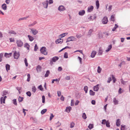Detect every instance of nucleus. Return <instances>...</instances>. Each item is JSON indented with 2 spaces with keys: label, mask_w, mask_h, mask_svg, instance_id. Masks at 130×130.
I'll return each mask as SVG.
<instances>
[{
  "label": "nucleus",
  "mask_w": 130,
  "mask_h": 130,
  "mask_svg": "<svg viewBox=\"0 0 130 130\" xmlns=\"http://www.w3.org/2000/svg\"><path fill=\"white\" fill-rule=\"evenodd\" d=\"M16 43L18 47H22L23 44V42L20 39L16 40Z\"/></svg>",
  "instance_id": "f257e3e1"
},
{
  "label": "nucleus",
  "mask_w": 130,
  "mask_h": 130,
  "mask_svg": "<svg viewBox=\"0 0 130 130\" xmlns=\"http://www.w3.org/2000/svg\"><path fill=\"white\" fill-rule=\"evenodd\" d=\"M41 53L45 55H46L47 54V52L46 50V48L45 47H42L40 49Z\"/></svg>",
  "instance_id": "f03ea898"
},
{
  "label": "nucleus",
  "mask_w": 130,
  "mask_h": 130,
  "mask_svg": "<svg viewBox=\"0 0 130 130\" xmlns=\"http://www.w3.org/2000/svg\"><path fill=\"white\" fill-rule=\"evenodd\" d=\"M76 40V38L74 36H71L68 37L67 39L66 43L72 41H74Z\"/></svg>",
  "instance_id": "7ed1b4c3"
},
{
  "label": "nucleus",
  "mask_w": 130,
  "mask_h": 130,
  "mask_svg": "<svg viewBox=\"0 0 130 130\" xmlns=\"http://www.w3.org/2000/svg\"><path fill=\"white\" fill-rule=\"evenodd\" d=\"M49 1L48 0H46L42 3V4L44 8H47L48 7Z\"/></svg>",
  "instance_id": "20e7f679"
},
{
  "label": "nucleus",
  "mask_w": 130,
  "mask_h": 130,
  "mask_svg": "<svg viewBox=\"0 0 130 130\" xmlns=\"http://www.w3.org/2000/svg\"><path fill=\"white\" fill-rule=\"evenodd\" d=\"M65 9V7L62 5L60 6L58 8V10L60 12L64 11Z\"/></svg>",
  "instance_id": "39448f33"
},
{
  "label": "nucleus",
  "mask_w": 130,
  "mask_h": 130,
  "mask_svg": "<svg viewBox=\"0 0 130 130\" xmlns=\"http://www.w3.org/2000/svg\"><path fill=\"white\" fill-rule=\"evenodd\" d=\"M108 21V18L106 16L104 17L102 20V23L104 24H106Z\"/></svg>",
  "instance_id": "423d86ee"
},
{
  "label": "nucleus",
  "mask_w": 130,
  "mask_h": 130,
  "mask_svg": "<svg viewBox=\"0 0 130 130\" xmlns=\"http://www.w3.org/2000/svg\"><path fill=\"white\" fill-rule=\"evenodd\" d=\"M19 56V54L17 53L16 51H15L14 53V58L17 59H18Z\"/></svg>",
  "instance_id": "0eeeda50"
},
{
  "label": "nucleus",
  "mask_w": 130,
  "mask_h": 130,
  "mask_svg": "<svg viewBox=\"0 0 130 130\" xmlns=\"http://www.w3.org/2000/svg\"><path fill=\"white\" fill-rule=\"evenodd\" d=\"M63 42V40L62 39H60L57 40L55 41L56 44H58L59 43H62Z\"/></svg>",
  "instance_id": "6e6552de"
},
{
  "label": "nucleus",
  "mask_w": 130,
  "mask_h": 130,
  "mask_svg": "<svg viewBox=\"0 0 130 130\" xmlns=\"http://www.w3.org/2000/svg\"><path fill=\"white\" fill-rule=\"evenodd\" d=\"M31 31L33 34L34 35H36L38 32V31L36 29H31Z\"/></svg>",
  "instance_id": "1a4fd4ad"
},
{
  "label": "nucleus",
  "mask_w": 130,
  "mask_h": 130,
  "mask_svg": "<svg viewBox=\"0 0 130 130\" xmlns=\"http://www.w3.org/2000/svg\"><path fill=\"white\" fill-rule=\"evenodd\" d=\"M93 7L92 6H91L90 7H89L88 8L87 12H91L93 11Z\"/></svg>",
  "instance_id": "9d476101"
},
{
  "label": "nucleus",
  "mask_w": 130,
  "mask_h": 130,
  "mask_svg": "<svg viewBox=\"0 0 130 130\" xmlns=\"http://www.w3.org/2000/svg\"><path fill=\"white\" fill-rule=\"evenodd\" d=\"M99 85V84H97L96 85L94 86L93 89L94 91H97L99 90V88L98 86Z\"/></svg>",
  "instance_id": "9b49d317"
},
{
  "label": "nucleus",
  "mask_w": 130,
  "mask_h": 130,
  "mask_svg": "<svg viewBox=\"0 0 130 130\" xmlns=\"http://www.w3.org/2000/svg\"><path fill=\"white\" fill-rule=\"evenodd\" d=\"M85 13V11L84 10H82L80 11L78 13V14L81 16L84 15Z\"/></svg>",
  "instance_id": "f8f14e48"
},
{
  "label": "nucleus",
  "mask_w": 130,
  "mask_h": 130,
  "mask_svg": "<svg viewBox=\"0 0 130 130\" xmlns=\"http://www.w3.org/2000/svg\"><path fill=\"white\" fill-rule=\"evenodd\" d=\"M59 58L57 56H54L53 57L52 60L53 62H55L59 59Z\"/></svg>",
  "instance_id": "ddd939ff"
},
{
  "label": "nucleus",
  "mask_w": 130,
  "mask_h": 130,
  "mask_svg": "<svg viewBox=\"0 0 130 130\" xmlns=\"http://www.w3.org/2000/svg\"><path fill=\"white\" fill-rule=\"evenodd\" d=\"M24 47L26 48L28 50L29 49L30 46L27 43H25L24 44Z\"/></svg>",
  "instance_id": "4468645a"
},
{
  "label": "nucleus",
  "mask_w": 130,
  "mask_h": 130,
  "mask_svg": "<svg viewBox=\"0 0 130 130\" xmlns=\"http://www.w3.org/2000/svg\"><path fill=\"white\" fill-rule=\"evenodd\" d=\"M2 8L4 10H6L7 9V5L5 4H4L2 5Z\"/></svg>",
  "instance_id": "2eb2a0df"
},
{
  "label": "nucleus",
  "mask_w": 130,
  "mask_h": 130,
  "mask_svg": "<svg viewBox=\"0 0 130 130\" xmlns=\"http://www.w3.org/2000/svg\"><path fill=\"white\" fill-rule=\"evenodd\" d=\"M12 55V53H10L9 54L7 53H5V56L7 58H9Z\"/></svg>",
  "instance_id": "dca6fc26"
},
{
  "label": "nucleus",
  "mask_w": 130,
  "mask_h": 130,
  "mask_svg": "<svg viewBox=\"0 0 130 130\" xmlns=\"http://www.w3.org/2000/svg\"><path fill=\"white\" fill-rule=\"evenodd\" d=\"M96 54V52L95 51H93L91 55V56L92 58H94V57L95 55Z\"/></svg>",
  "instance_id": "f3484780"
},
{
  "label": "nucleus",
  "mask_w": 130,
  "mask_h": 130,
  "mask_svg": "<svg viewBox=\"0 0 130 130\" xmlns=\"http://www.w3.org/2000/svg\"><path fill=\"white\" fill-rule=\"evenodd\" d=\"M113 102L115 105H117L118 103V101L115 98H113Z\"/></svg>",
  "instance_id": "a211bd4d"
},
{
  "label": "nucleus",
  "mask_w": 130,
  "mask_h": 130,
  "mask_svg": "<svg viewBox=\"0 0 130 130\" xmlns=\"http://www.w3.org/2000/svg\"><path fill=\"white\" fill-rule=\"evenodd\" d=\"M92 16L91 15L89 16L88 15V17L87 18L86 20V22H88L89 21H91L92 19Z\"/></svg>",
  "instance_id": "6ab92c4d"
},
{
  "label": "nucleus",
  "mask_w": 130,
  "mask_h": 130,
  "mask_svg": "<svg viewBox=\"0 0 130 130\" xmlns=\"http://www.w3.org/2000/svg\"><path fill=\"white\" fill-rule=\"evenodd\" d=\"M120 125V119H118L117 120L116 125L118 126H119Z\"/></svg>",
  "instance_id": "aec40b11"
},
{
  "label": "nucleus",
  "mask_w": 130,
  "mask_h": 130,
  "mask_svg": "<svg viewBox=\"0 0 130 130\" xmlns=\"http://www.w3.org/2000/svg\"><path fill=\"white\" fill-rule=\"evenodd\" d=\"M28 37L29 39V41H32L34 39L33 37L30 35H28Z\"/></svg>",
  "instance_id": "412c9836"
},
{
  "label": "nucleus",
  "mask_w": 130,
  "mask_h": 130,
  "mask_svg": "<svg viewBox=\"0 0 130 130\" xmlns=\"http://www.w3.org/2000/svg\"><path fill=\"white\" fill-rule=\"evenodd\" d=\"M10 66L8 64H6V68L7 71H8L10 70Z\"/></svg>",
  "instance_id": "4be33fe9"
},
{
  "label": "nucleus",
  "mask_w": 130,
  "mask_h": 130,
  "mask_svg": "<svg viewBox=\"0 0 130 130\" xmlns=\"http://www.w3.org/2000/svg\"><path fill=\"white\" fill-rule=\"evenodd\" d=\"M112 48V45H110L108 46L106 50V52H108L109 51L110 49Z\"/></svg>",
  "instance_id": "5701e85b"
},
{
  "label": "nucleus",
  "mask_w": 130,
  "mask_h": 130,
  "mask_svg": "<svg viewBox=\"0 0 130 130\" xmlns=\"http://www.w3.org/2000/svg\"><path fill=\"white\" fill-rule=\"evenodd\" d=\"M71 109V108L70 107H68L66 108V111L68 112H69Z\"/></svg>",
  "instance_id": "b1692460"
},
{
  "label": "nucleus",
  "mask_w": 130,
  "mask_h": 130,
  "mask_svg": "<svg viewBox=\"0 0 130 130\" xmlns=\"http://www.w3.org/2000/svg\"><path fill=\"white\" fill-rule=\"evenodd\" d=\"M41 67L39 66L38 65L37 66L36 70L38 72H40L41 71Z\"/></svg>",
  "instance_id": "393cba45"
},
{
  "label": "nucleus",
  "mask_w": 130,
  "mask_h": 130,
  "mask_svg": "<svg viewBox=\"0 0 130 130\" xmlns=\"http://www.w3.org/2000/svg\"><path fill=\"white\" fill-rule=\"evenodd\" d=\"M8 33L10 34H13L14 35H16L17 33L15 32V31L13 30H10L8 32Z\"/></svg>",
  "instance_id": "a878e982"
},
{
  "label": "nucleus",
  "mask_w": 130,
  "mask_h": 130,
  "mask_svg": "<svg viewBox=\"0 0 130 130\" xmlns=\"http://www.w3.org/2000/svg\"><path fill=\"white\" fill-rule=\"evenodd\" d=\"M96 6L97 9H98L99 7V3L98 0H97L96 2Z\"/></svg>",
  "instance_id": "bb28decb"
},
{
  "label": "nucleus",
  "mask_w": 130,
  "mask_h": 130,
  "mask_svg": "<svg viewBox=\"0 0 130 130\" xmlns=\"http://www.w3.org/2000/svg\"><path fill=\"white\" fill-rule=\"evenodd\" d=\"M93 124H90L89 126H88V127L90 129H91L93 128Z\"/></svg>",
  "instance_id": "cd10ccee"
},
{
  "label": "nucleus",
  "mask_w": 130,
  "mask_h": 130,
  "mask_svg": "<svg viewBox=\"0 0 130 130\" xmlns=\"http://www.w3.org/2000/svg\"><path fill=\"white\" fill-rule=\"evenodd\" d=\"M103 51L101 48H100L99 50L98 54L99 55H101L102 54Z\"/></svg>",
  "instance_id": "c85d7f7f"
},
{
  "label": "nucleus",
  "mask_w": 130,
  "mask_h": 130,
  "mask_svg": "<svg viewBox=\"0 0 130 130\" xmlns=\"http://www.w3.org/2000/svg\"><path fill=\"white\" fill-rule=\"evenodd\" d=\"M23 97H22L20 96L18 97V101L19 102H22L23 100Z\"/></svg>",
  "instance_id": "c756f323"
},
{
  "label": "nucleus",
  "mask_w": 130,
  "mask_h": 130,
  "mask_svg": "<svg viewBox=\"0 0 130 130\" xmlns=\"http://www.w3.org/2000/svg\"><path fill=\"white\" fill-rule=\"evenodd\" d=\"M95 92L91 90H90L89 91L90 94L91 95H95Z\"/></svg>",
  "instance_id": "7c9ffc66"
},
{
  "label": "nucleus",
  "mask_w": 130,
  "mask_h": 130,
  "mask_svg": "<svg viewBox=\"0 0 130 130\" xmlns=\"http://www.w3.org/2000/svg\"><path fill=\"white\" fill-rule=\"evenodd\" d=\"M50 73V71L49 70H47L46 72V73L44 75V76L45 77H47L48 76Z\"/></svg>",
  "instance_id": "2f4dec72"
},
{
  "label": "nucleus",
  "mask_w": 130,
  "mask_h": 130,
  "mask_svg": "<svg viewBox=\"0 0 130 130\" xmlns=\"http://www.w3.org/2000/svg\"><path fill=\"white\" fill-rule=\"evenodd\" d=\"M29 17V16H27L24 18H20L19 19V21L22 20H26L27 19V18Z\"/></svg>",
  "instance_id": "473e14b6"
},
{
  "label": "nucleus",
  "mask_w": 130,
  "mask_h": 130,
  "mask_svg": "<svg viewBox=\"0 0 130 130\" xmlns=\"http://www.w3.org/2000/svg\"><path fill=\"white\" fill-rule=\"evenodd\" d=\"M47 111V109H43L41 111V113L42 115H43Z\"/></svg>",
  "instance_id": "72a5a7b5"
},
{
  "label": "nucleus",
  "mask_w": 130,
  "mask_h": 130,
  "mask_svg": "<svg viewBox=\"0 0 130 130\" xmlns=\"http://www.w3.org/2000/svg\"><path fill=\"white\" fill-rule=\"evenodd\" d=\"M16 89L18 90L19 91V94H20L21 92L20 90H21L22 89V87H17L16 88Z\"/></svg>",
  "instance_id": "f704fd0d"
},
{
  "label": "nucleus",
  "mask_w": 130,
  "mask_h": 130,
  "mask_svg": "<svg viewBox=\"0 0 130 130\" xmlns=\"http://www.w3.org/2000/svg\"><path fill=\"white\" fill-rule=\"evenodd\" d=\"M118 27V25L117 24H115V26L112 29V30L113 31H115L116 29Z\"/></svg>",
  "instance_id": "c9c22d12"
},
{
  "label": "nucleus",
  "mask_w": 130,
  "mask_h": 130,
  "mask_svg": "<svg viewBox=\"0 0 130 130\" xmlns=\"http://www.w3.org/2000/svg\"><path fill=\"white\" fill-rule=\"evenodd\" d=\"M38 88L40 90L42 91H43V88L42 87L41 85L39 86L38 87Z\"/></svg>",
  "instance_id": "e433bc0d"
},
{
  "label": "nucleus",
  "mask_w": 130,
  "mask_h": 130,
  "mask_svg": "<svg viewBox=\"0 0 130 130\" xmlns=\"http://www.w3.org/2000/svg\"><path fill=\"white\" fill-rule=\"evenodd\" d=\"M84 90L85 91L86 93H87L88 90V87L87 86H85L84 87Z\"/></svg>",
  "instance_id": "4c0bfd02"
},
{
  "label": "nucleus",
  "mask_w": 130,
  "mask_h": 130,
  "mask_svg": "<svg viewBox=\"0 0 130 130\" xmlns=\"http://www.w3.org/2000/svg\"><path fill=\"white\" fill-rule=\"evenodd\" d=\"M6 98L7 96H5L4 97H2L1 98L0 100L1 104H2L3 103V99H6Z\"/></svg>",
  "instance_id": "58836bf2"
},
{
  "label": "nucleus",
  "mask_w": 130,
  "mask_h": 130,
  "mask_svg": "<svg viewBox=\"0 0 130 130\" xmlns=\"http://www.w3.org/2000/svg\"><path fill=\"white\" fill-rule=\"evenodd\" d=\"M92 31L93 29H91L89 31L88 35L89 36H91Z\"/></svg>",
  "instance_id": "ea45409f"
},
{
  "label": "nucleus",
  "mask_w": 130,
  "mask_h": 130,
  "mask_svg": "<svg viewBox=\"0 0 130 130\" xmlns=\"http://www.w3.org/2000/svg\"><path fill=\"white\" fill-rule=\"evenodd\" d=\"M27 76L28 77L27 80L28 82H29L30 80V74H28L27 75Z\"/></svg>",
  "instance_id": "a19ab883"
},
{
  "label": "nucleus",
  "mask_w": 130,
  "mask_h": 130,
  "mask_svg": "<svg viewBox=\"0 0 130 130\" xmlns=\"http://www.w3.org/2000/svg\"><path fill=\"white\" fill-rule=\"evenodd\" d=\"M68 34V33H63L60 35V36H61V37L62 38L64 37L66 35H67Z\"/></svg>",
  "instance_id": "79ce46f5"
},
{
  "label": "nucleus",
  "mask_w": 130,
  "mask_h": 130,
  "mask_svg": "<svg viewBox=\"0 0 130 130\" xmlns=\"http://www.w3.org/2000/svg\"><path fill=\"white\" fill-rule=\"evenodd\" d=\"M102 121V124H105L107 122V121L105 119H103Z\"/></svg>",
  "instance_id": "37998d69"
},
{
  "label": "nucleus",
  "mask_w": 130,
  "mask_h": 130,
  "mask_svg": "<svg viewBox=\"0 0 130 130\" xmlns=\"http://www.w3.org/2000/svg\"><path fill=\"white\" fill-rule=\"evenodd\" d=\"M102 69L101 68H100L99 66L98 67V70H97V72L98 73H100L101 72V71Z\"/></svg>",
  "instance_id": "c03bdc74"
},
{
  "label": "nucleus",
  "mask_w": 130,
  "mask_h": 130,
  "mask_svg": "<svg viewBox=\"0 0 130 130\" xmlns=\"http://www.w3.org/2000/svg\"><path fill=\"white\" fill-rule=\"evenodd\" d=\"M75 124L73 122H71L70 124V127L72 128L74 126Z\"/></svg>",
  "instance_id": "a18cd8bd"
},
{
  "label": "nucleus",
  "mask_w": 130,
  "mask_h": 130,
  "mask_svg": "<svg viewBox=\"0 0 130 130\" xmlns=\"http://www.w3.org/2000/svg\"><path fill=\"white\" fill-rule=\"evenodd\" d=\"M82 117L84 119H86L87 118L86 114L85 113H83V114Z\"/></svg>",
  "instance_id": "49530a36"
},
{
  "label": "nucleus",
  "mask_w": 130,
  "mask_h": 130,
  "mask_svg": "<svg viewBox=\"0 0 130 130\" xmlns=\"http://www.w3.org/2000/svg\"><path fill=\"white\" fill-rule=\"evenodd\" d=\"M37 23L36 22V21H35L33 23L30 24L28 26L29 27H31L32 26H33L34 25H35Z\"/></svg>",
  "instance_id": "de8ad7c7"
},
{
  "label": "nucleus",
  "mask_w": 130,
  "mask_h": 130,
  "mask_svg": "<svg viewBox=\"0 0 130 130\" xmlns=\"http://www.w3.org/2000/svg\"><path fill=\"white\" fill-rule=\"evenodd\" d=\"M36 89L35 86H34L32 88V91L35 93L36 91Z\"/></svg>",
  "instance_id": "09e8293b"
},
{
  "label": "nucleus",
  "mask_w": 130,
  "mask_h": 130,
  "mask_svg": "<svg viewBox=\"0 0 130 130\" xmlns=\"http://www.w3.org/2000/svg\"><path fill=\"white\" fill-rule=\"evenodd\" d=\"M7 92L6 90H4L3 92V93L2 94V95L4 96L5 95H6L7 94Z\"/></svg>",
  "instance_id": "8fccbe9b"
},
{
  "label": "nucleus",
  "mask_w": 130,
  "mask_h": 130,
  "mask_svg": "<svg viewBox=\"0 0 130 130\" xmlns=\"http://www.w3.org/2000/svg\"><path fill=\"white\" fill-rule=\"evenodd\" d=\"M54 116L53 115L52 113H51V115L50 117V120L51 121L53 118L54 117Z\"/></svg>",
  "instance_id": "3c124183"
},
{
  "label": "nucleus",
  "mask_w": 130,
  "mask_h": 130,
  "mask_svg": "<svg viewBox=\"0 0 130 130\" xmlns=\"http://www.w3.org/2000/svg\"><path fill=\"white\" fill-rule=\"evenodd\" d=\"M24 61L26 66L27 67L28 66V63H27V59L26 58H25Z\"/></svg>",
  "instance_id": "603ef678"
},
{
  "label": "nucleus",
  "mask_w": 130,
  "mask_h": 130,
  "mask_svg": "<svg viewBox=\"0 0 130 130\" xmlns=\"http://www.w3.org/2000/svg\"><path fill=\"white\" fill-rule=\"evenodd\" d=\"M106 126L108 127H109L110 126V123L108 121H107V123H106Z\"/></svg>",
  "instance_id": "864d4df0"
},
{
  "label": "nucleus",
  "mask_w": 130,
  "mask_h": 130,
  "mask_svg": "<svg viewBox=\"0 0 130 130\" xmlns=\"http://www.w3.org/2000/svg\"><path fill=\"white\" fill-rule=\"evenodd\" d=\"M26 94L29 97L31 96V93L30 91H28L27 92H26Z\"/></svg>",
  "instance_id": "5fc2aeb1"
},
{
  "label": "nucleus",
  "mask_w": 130,
  "mask_h": 130,
  "mask_svg": "<svg viewBox=\"0 0 130 130\" xmlns=\"http://www.w3.org/2000/svg\"><path fill=\"white\" fill-rule=\"evenodd\" d=\"M60 79H54L52 80V83H53L54 82V81L59 82V81Z\"/></svg>",
  "instance_id": "6e6d98bb"
},
{
  "label": "nucleus",
  "mask_w": 130,
  "mask_h": 130,
  "mask_svg": "<svg viewBox=\"0 0 130 130\" xmlns=\"http://www.w3.org/2000/svg\"><path fill=\"white\" fill-rule=\"evenodd\" d=\"M13 104L16 105H17V101H16V99H14L13 100Z\"/></svg>",
  "instance_id": "4d7b16f0"
},
{
  "label": "nucleus",
  "mask_w": 130,
  "mask_h": 130,
  "mask_svg": "<svg viewBox=\"0 0 130 130\" xmlns=\"http://www.w3.org/2000/svg\"><path fill=\"white\" fill-rule=\"evenodd\" d=\"M42 102L44 103L45 102V97L44 95H43L42 96Z\"/></svg>",
  "instance_id": "13d9d810"
},
{
  "label": "nucleus",
  "mask_w": 130,
  "mask_h": 130,
  "mask_svg": "<svg viewBox=\"0 0 130 130\" xmlns=\"http://www.w3.org/2000/svg\"><path fill=\"white\" fill-rule=\"evenodd\" d=\"M111 21H114V17L113 15H112L111 16Z\"/></svg>",
  "instance_id": "bf43d9fd"
},
{
  "label": "nucleus",
  "mask_w": 130,
  "mask_h": 130,
  "mask_svg": "<svg viewBox=\"0 0 130 130\" xmlns=\"http://www.w3.org/2000/svg\"><path fill=\"white\" fill-rule=\"evenodd\" d=\"M3 54L1 53L0 54V62L2 61V57L3 56Z\"/></svg>",
  "instance_id": "052dcab7"
},
{
  "label": "nucleus",
  "mask_w": 130,
  "mask_h": 130,
  "mask_svg": "<svg viewBox=\"0 0 130 130\" xmlns=\"http://www.w3.org/2000/svg\"><path fill=\"white\" fill-rule=\"evenodd\" d=\"M64 57L65 58H68V53L67 52H65L64 53Z\"/></svg>",
  "instance_id": "680f3d73"
},
{
  "label": "nucleus",
  "mask_w": 130,
  "mask_h": 130,
  "mask_svg": "<svg viewBox=\"0 0 130 130\" xmlns=\"http://www.w3.org/2000/svg\"><path fill=\"white\" fill-rule=\"evenodd\" d=\"M127 82V81H124L123 80H122L121 82L122 84H123V85H125L126 83Z\"/></svg>",
  "instance_id": "e2e57ef3"
},
{
  "label": "nucleus",
  "mask_w": 130,
  "mask_h": 130,
  "mask_svg": "<svg viewBox=\"0 0 130 130\" xmlns=\"http://www.w3.org/2000/svg\"><path fill=\"white\" fill-rule=\"evenodd\" d=\"M121 130H124V128L125 126V125H121Z\"/></svg>",
  "instance_id": "0e129e2a"
},
{
  "label": "nucleus",
  "mask_w": 130,
  "mask_h": 130,
  "mask_svg": "<svg viewBox=\"0 0 130 130\" xmlns=\"http://www.w3.org/2000/svg\"><path fill=\"white\" fill-rule=\"evenodd\" d=\"M38 49V47L37 46V44H36L35 46L34 51H37V50Z\"/></svg>",
  "instance_id": "69168bd1"
},
{
  "label": "nucleus",
  "mask_w": 130,
  "mask_h": 130,
  "mask_svg": "<svg viewBox=\"0 0 130 130\" xmlns=\"http://www.w3.org/2000/svg\"><path fill=\"white\" fill-rule=\"evenodd\" d=\"M112 7V6L111 5L109 6V8H108V11H110L111 10Z\"/></svg>",
  "instance_id": "338daca9"
},
{
  "label": "nucleus",
  "mask_w": 130,
  "mask_h": 130,
  "mask_svg": "<svg viewBox=\"0 0 130 130\" xmlns=\"http://www.w3.org/2000/svg\"><path fill=\"white\" fill-rule=\"evenodd\" d=\"M82 36V35L81 34H77L76 35V37L78 38H80Z\"/></svg>",
  "instance_id": "774afa93"
}]
</instances>
